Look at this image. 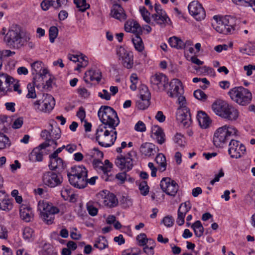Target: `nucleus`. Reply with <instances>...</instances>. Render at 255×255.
<instances>
[{
	"mask_svg": "<svg viewBox=\"0 0 255 255\" xmlns=\"http://www.w3.org/2000/svg\"><path fill=\"white\" fill-rule=\"evenodd\" d=\"M94 246L100 250H102L108 247V243L105 237L101 236L98 238Z\"/></svg>",
	"mask_w": 255,
	"mask_h": 255,
	"instance_id": "nucleus-43",
	"label": "nucleus"
},
{
	"mask_svg": "<svg viewBox=\"0 0 255 255\" xmlns=\"http://www.w3.org/2000/svg\"><path fill=\"white\" fill-rule=\"evenodd\" d=\"M230 98L237 104L245 106L249 104L252 99V94L248 89L242 86L236 87L228 92Z\"/></svg>",
	"mask_w": 255,
	"mask_h": 255,
	"instance_id": "nucleus-6",
	"label": "nucleus"
},
{
	"mask_svg": "<svg viewBox=\"0 0 255 255\" xmlns=\"http://www.w3.org/2000/svg\"><path fill=\"white\" fill-rule=\"evenodd\" d=\"M28 93L26 95V97L28 99H35L36 98V94L35 92V86L34 83H28L27 85Z\"/></svg>",
	"mask_w": 255,
	"mask_h": 255,
	"instance_id": "nucleus-45",
	"label": "nucleus"
},
{
	"mask_svg": "<svg viewBox=\"0 0 255 255\" xmlns=\"http://www.w3.org/2000/svg\"><path fill=\"white\" fill-rule=\"evenodd\" d=\"M13 208L12 201L3 190L0 191V210L8 212Z\"/></svg>",
	"mask_w": 255,
	"mask_h": 255,
	"instance_id": "nucleus-24",
	"label": "nucleus"
},
{
	"mask_svg": "<svg viewBox=\"0 0 255 255\" xmlns=\"http://www.w3.org/2000/svg\"><path fill=\"white\" fill-rule=\"evenodd\" d=\"M19 214L21 219L29 222L33 217L32 209L27 204H22L19 207Z\"/></svg>",
	"mask_w": 255,
	"mask_h": 255,
	"instance_id": "nucleus-27",
	"label": "nucleus"
},
{
	"mask_svg": "<svg viewBox=\"0 0 255 255\" xmlns=\"http://www.w3.org/2000/svg\"><path fill=\"white\" fill-rule=\"evenodd\" d=\"M102 79V72L100 69L92 68L85 73L84 80L86 82L90 81L99 82Z\"/></svg>",
	"mask_w": 255,
	"mask_h": 255,
	"instance_id": "nucleus-25",
	"label": "nucleus"
},
{
	"mask_svg": "<svg viewBox=\"0 0 255 255\" xmlns=\"http://www.w3.org/2000/svg\"><path fill=\"white\" fill-rule=\"evenodd\" d=\"M23 239L27 242H32L35 238L34 230L30 227H25L22 230Z\"/></svg>",
	"mask_w": 255,
	"mask_h": 255,
	"instance_id": "nucleus-33",
	"label": "nucleus"
},
{
	"mask_svg": "<svg viewBox=\"0 0 255 255\" xmlns=\"http://www.w3.org/2000/svg\"><path fill=\"white\" fill-rule=\"evenodd\" d=\"M212 108L217 115L230 120H236L239 116L237 109L225 101H216L213 104Z\"/></svg>",
	"mask_w": 255,
	"mask_h": 255,
	"instance_id": "nucleus-4",
	"label": "nucleus"
},
{
	"mask_svg": "<svg viewBox=\"0 0 255 255\" xmlns=\"http://www.w3.org/2000/svg\"><path fill=\"white\" fill-rule=\"evenodd\" d=\"M173 140L175 143L180 147H184L185 145V137L180 133H177L173 137Z\"/></svg>",
	"mask_w": 255,
	"mask_h": 255,
	"instance_id": "nucleus-47",
	"label": "nucleus"
},
{
	"mask_svg": "<svg viewBox=\"0 0 255 255\" xmlns=\"http://www.w3.org/2000/svg\"><path fill=\"white\" fill-rule=\"evenodd\" d=\"M169 79L167 76L162 73H156L150 78V83L152 88L157 92H164L168 85Z\"/></svg>",
	"mask_w": 255,
	"mask_h": 255,
	"instance_id": "nucleus-12",
	"label": "nucleus"
},
{
	"mask_svg": "<svg viewBox=\"0 0 255 255\" xmlns=\"http://www.w3.org/2000/svg\"><path fill=\"white\" fill-rule=\"evenodd\" d=\"M136 240L138 242V245L139 246H144L147 244L148 239L146 235L144 233H141L138 235L136 237Z\"/></svg>",
	"mask_w": 255,
	"mask_h": 255,
	"instance_id": "nucleus-52",
	"label": "nucleus"
},
{
	"mask_svg": "<svg viewBox=\"0 0 255 255\" xmlns=\"http://www.w3.org/2000/svg\"><path fill=\"white\" fill-rule=\"evenodd\" d=\"M42 181L45 185L50 187H55L62 183V178L56 173L48 171L43 174Z\"/></svg>",
	"mask_w": 255,
	"mask_h": 255,
	"instance_id": "nucleus-18",
	"label": "nucleus"
},
{
	"mask_svg": "<svg viewBox=\"0 0 255 255\" xmlns=\"http://www.w3.org/2000/svg\"><path fill=\"white\" fill-rule=\"evenodd\" d=\"M232 1L237 4H243L244 2H248L255 11V0H232Z\"/></svg>",
	"mask_w": 255,
	"mask_h": 255,
	"instance_id": "nucleus-59",
	"label": "nucleus"
},
{
	"mask_svg": "<svg viewBox=\"0 0 255 255\" xmlns=\"http://www.w3.org/2000/svg\"><path fill=\"white\" fill-rule=\"evenodd\" d=\"M97 131V128H85V135L91 139H96Z\"/></svg>",
	"mask_w": 255,
	"mask_h": 255,
	"instance_id": "nucleus-53",
	"label": "nucleus"
},
{
	"mask_svg": "<svg viewBox=\"0 0 255 255\" xmlns=\"http://www.w3.org/2000/svg\"><path fill=\"white\" fill-rule=\"evenodd\" d=\"M166 92L168 96L172 99H177L179 105L176 115V120L180 127L189 128L192 123L189 109L187 107V102L184 94L183 85L178 79L174 78L168 81Z\"/></svg>",
	"mask_w": 255,
	"mask_h": 255,
	"instance_id": "nucleus-1",
	"label": "nucleus"
},
{
	"mask_svg": "<svg viewBox=\"0 0 255 255\" xmlns=\"http://www.w3.org/2000/svg\"><path fill=\"white\" fill-rule=\"evenodd\" d=\"M53 0H44L41 3V7L43 10H48L51 6H53Z\"/></svg>",
	"mask_w": 255,
	"mask_h": 255,
	"instance_id": "nucleus-61",
	"label": "nucleus"
},
{
	"mask_svg": "<svg viewBox=\"0 0 255 255\" xmlns=\"http://www.w3.org/2000/svg\"><path fill=\"white\" fill-rule=\"evenodd\" d=\"M74 3L81 11L84 12L90 7L86 0H74Z\"/></svg>",
	"mask_w": 255,
	"mask_h": 255,
	"instance_id": "nucleus-44",
	"label": "nucleus"
},
{
	"mask_svg": "<svg viewBox=\"0 0 255 255\" xmlns=\"http://www.w3.org/2000/svg\"><path fill=\"white\" fill-rule=\"evenodd\" d=\"M132 42L134 44L135 49L141 52L144 49V45L141 37L138 34L135 35V36L132 38Z\"/></svg>",
	"mask_w": 255,
	"mask_h": 255,
	"instance_id": "nucleus-42",
	"label": "nucleus"
},
{
	"mask_svg": "<svg viewBox=\"0 0 255 255\" xmlns=\"http://www.w3.org/2000/svg\"><path fill=\"white\" fill-rule=\"evenodd\" d=\"M197 119L201 128H209L211 126L212 121L205 112L199 111Z\"/></svg>",
	"mask_w": 255,
	"mask_h": 255,
	"instance_id": "nucleus-31",
	"label": "nucleus"
},
{
	"mask_svg": "<svg viewBox=\"0 0 255 255\" xmlns=\"http://www.w3.org/2000/svg\"><path fill=\"white\" fill-rule=\"evenodd\" d=\"M4 41L10 47L20 48L24 46L20 30L16 26L11 27L4 37Z\"/></svg>",
	"mask_w": 255,
	"mask_h": 255,
	"instance_id": "nucleus-9",
	"label": "nucleus"
},
{
	"mask_svg": "<svg viewBox=\"0 0 255 255\" xmlns=\"http://www.w3.org/2000/svg\"><path fill=\"white\" fill-rule=\"evenodd\" d=\"M61 195L65 200L69 201L70 202H75L76 201V196L69 187H64L61 190Z\"/></svg>",
	"mask_w": 255,
	"mask_h": 255,
	"instance_id": "nucleus-32",
	"label": "nucleus"
},
{
	"mask_svg": "<svg viewBox=\"0 0 255 255\" xmlns=\"http://www.w3.org/2000/svg\"><path fill=\"white\" fill-rule=\"evenodd\" d=\"M239 135L237 128H217L213 138L214 144L217 147H222L228 140Z\"/></svg>",
	"mask_w": 255,
	"mask_h": 255,
	"instance_id": "nucleus-7",
	"label": "nucleus"
},
{
	"mask_svg": "<svg viewBox=\"0 0 255 255\" xmlns=\"http://www.w3.org/2000/svg\"><path fill=\"white\" fill-rule=\"evenodd\" d=\"M98 204L107 208H113L117 207L119 201L116 196L107 190L99 192L96 195Z\"/></svg>",
	"mask_w": 255,
	"mask_h": 255,
	"instance_id": "nucleus-11",
	"label": "nucleus"
},
{
	"mask_svg": "<svg viewBox=\"0 0 255 255\" xmlns=\"http://www.w3.org/2000/svg\"><path fill=\"white\" fill-rule=\"evenodd\" d=\"M77 116L80 121V126L83 127V128H91L92 124L91 123L88 122L86 117V112L84 109L83 107H80L77 113Z\"/></svg>",
	"mask_w": 255,
	"mask_h": 255,
	"instance_id": "nucleus-35",
	"label": "nucleus"
},
{
	"mask_svg": "<svg viewBox=\"0 0 255 255\" xmlns=\"http://www.w3.org/2000/svg\"><path fill=\"white\" fill-rule=\"evenodd\" d=\"M43 66V63L40 61H35L31 64L32 74L35 75L34 79L38 77L43 80L47 74H49L48 69Z\"/></svg>",
	"mask_w": 255,
	"mask_h": 255,
	"instance_id": "nucleus-22",
	"label": "nucleus"
},
{
	"mask_svg": "<svg viewBox=\"0 0 255 255\" xmlns=\"http://www.w3.org/2000/svg\"><path fill=\"white\" fill-rule=\"evenodd\" d=\"M12 92H16L18 95L22 93V90L20 88V84L19 81L14 79V82L12 84Z\"/></svg>",
	"mask_w": 255,
	"mask_h": 255,
	"instance_id": "nucleus-62",
	"label": "nucleus"
},
{
	"mask_svg": "<svg viewBox=\"0 0 255 255\" xmlns=\"http://www.w3.org/2000/svg\"><path fill=\"white\" fill-rule=\"evenodd\" d=\"M140 12L144 20L147 23L150 22V13L144 7L140 8Z\"/></svg>",
	"mask_w": 255,
	"mask_h": 255,
	"instance_id": "nucleus-56",
	"label": "nucleus"
},
{
	"mask_svg": "<svg viewBox=\"0 0 255 255\" xmlns=\"http://www.w3.org/2000/svg\"><path fill=\"white\" fill-rule=\"evenodd\" d=\"M152 18L155 22L162 26H164L166 23H168V21H170L166 12L162 14L154 13L152 15Z\"/></svg>",
	"mask_w": 255,
	"mask_h": 255,
	"instance_id": "nucleus-36",
	"label": "nucleus"
},
{
	"mask_svg": "<svg viewBox=\"0 0 255 255\" xmlns=\"http://www.w3.org/2000/svg\"><path fill=\"white\" fill-rule=\"evenodd\" d=\"M139 190L140 193L143 195H146L149 192V187L147 183L145 181H142L139 184Z\"/></svg>",
	"mask_w": 255,
	"mask_h": 255,
	"instance_id": "nucleus-51",
	"label": "nucleus"
},
{
	"mask_svg": "<svg viewBox=\"0 0 255 255\" xmlns=\"http://www.w3.org/2000/svg\"><path fill=\"white\" fill-rule=\"evenodd\" d=\"M190 14L197 20L201 21L206 16L205 11L201 4L198 1L191 2L188 6Z\"/></svg>",
	"mask_w": 255,
	"mask_h": 255,
	"instance_id": "nucleus-16",
	"label": "nucleus"
},
{
	"mask_svg": "<svg viewBox=\"0 0 255 255\" xmlns=\"http://www.w3.org/2000/svg\"><path fill=\"white\" fill-rule=\"evenodd\" d=\"M142 155L145 157H150L154 155L156 152L155 146L149 142H145L142 144L139 149Z\"/></svg>",
	"mask_w": 255,
	"mask_h": 255,
	"instance_id": "nucleus-30",
	"label": "nucleus"
},
{
	"mask_svg": "<svg viewBox=\"0 0 255 255\" xmlns=\"http://www.w3.org/2000/svg\"><path fill=\"white\" fill-rule=\"evenodd\" d=\"M87 208L89 214L92 216H95L97 215L98 210L94 207L91 203H88L87 205Z\"/></svg>",
	"mask_w": 255,
	"mask_h": 255,
	"instance_id": "nucleus-60",
	"label": "nucleus"
},
{
	"mask_svg": "<svg viewBox=\"0 0 255 255\" xmlns=\"http://www.w3.org/2000/svg\"><path fill=\"white\" fill-rule=\"evenodd\" d=\"M23 40H24V46L27 43V46L29 48L33 49L35 47V43L31 40V36L29 34H26L23 37Z\"/></svg>",
	"mask_w": 255,
	"mask_h": 255,
	"instance_id": "nucleus-54",
	"label": "nucleus"
},
{
	"mask_svg": "<svg viewBox=\"0 0 255 255\" xmlns=\"http://www.w3.org/2000/svg\"><path fill=\"white\" fill-rule=\"evenodd\" d=\"M131 52H132L128 51L122 46L117 47L116 49V53L117 55L119 57L120 59L124 58V57L127 56V55H128Z\"/></svg>",
	"mask_w": 255,
	"mask_h": 255,
	"instance_id": "nucleus-49",
	"label": "nucleus"
},
{
	"mask_svg": "<svg viewBox=\"0 0 255 255\" xmlns=\"http://www.w3.org/2000/svg\"><path fill=\"white\" fill-rule=\"evenodd\" d=\"M93 166L96 170L99 172H102L105 176V180H108L109 178V173L110 172L113 168V164L108 159L102 162L99 159H95L93 161Z\"/></svg>",
	"mask_w": 255,
	"mask_h": 255,
	"instance_id": "nucleus-19",
	"label": "nucleus"
},
{
	"mask_svg": "<svg viewBox=\"0 0 255 255\" xmlns=\"http://www.w3.org/2000/svg\"><path fill=\"white\" fill-rule=\"evenodd\" d=\"M122 64L127 69H131L133 65V55L132 52L127 55V56L124 57L122 59Z\"/></svg>",
	"mask_w": 255,
	"mask_h": 255,
	"instance_id": "nucleus-40",
	"label": "nucleus"
},
{
	"mask_svg": "<svg viewBox=\"0 0 255 255\" xmlns=\"http://www.w3.org/2000/svg\"><path fill=\"white\" fill-rule=\"evenodd\" d=\"M53 7L55 8L66 6L68 2V0H53Z\"/></svg>",
	"mask_w": 255,
	"mask_h": 255,
	"instance_id": "nucleus-58",
	"label": "nucleus"
},
{
	"mask_svg": "<svg viewBox=\"0 0 255 255\" xmlns=\"http://www.w3.org/2000/svg\"><path fill=\"white\" fill-rule=\"evenodd\" d=\"M98 115L103 124L108 125L110 128H116L120 123L117 113L110 107H101Z\"/></svg>",
	"mask_w": 255,
	"mask_h": 255,
	"instance_id": "nucleus-8",
	"label": "nucleus"
},
{
	"mask_svg": "<svg viewBox=\"0 0 255 255\" xmlns=\"http://www.w3.org/2000/svg\"><path fill=\"white\" fill-rule=\"evenodd\" d=\"M77 66L75 68L76 71H80L82 68H85L88 64V58L86 56H80L79 61H78Z\"/></svg>",
	"mask_w": 255,
	"mask_h": 255,
	"instance_id": "nucleus-46",
	"label": "nucleus"
},
{
	"mask_svg": "<svg viewBox=\"0 0 255 255\" xmlns=\"http://www.w3.org/2000/svg\"><path fill=\"white\" fill-rule=\"evenodd\" d=\"M150 136L159 144H162L166 140L165 134L162 128H151Z\"/></svg>",
	"mask_w": 255,
	"mask_h": 255,
	"instance_id": "nucleus-29",
	"label": "nucleus"
},
{
	"mask_svg": "<svg viewBox=\"0 0 255 255\" xmlns=\"http://www.w3.org/2000/svg\"><path fill=\"white\" fill-rule=\"evenodd\" d=\"M155 161L158 165V170L162 172L166 170L167 161L165 156L162 153H158L155 159Z\"/></svg>",
	"mask_w": 255,
	"mask_h": 255,
	"instance_id": "nucleus-34",
	"label": "nucleus"
},
{
	"mask_svg": "<svg viewBox=\"0 0 255 255\" xmlns=\"http://www.w3.org/2000/svg\"><path fill=\"white\" fill-rule=\"evenodd\" d=\"M191 229L193 230L195 236L200 238L203 235L204 228L200 221H196L191 226Z\"/></svg>",
	"mask_w": 255,
	"mask_h": 255,
	"instance_id": "nucleus-38",
	"label": "nucleus"
},
{
	"mask_svg": "<svg viewBox=\"0 0 255 255\" xmlns=\"http://www.w3.org/2000/svg\"><path fill=\"white\" fill-rule=\"evenodd\" d=\"M49 167L51 170L62 169L64 168V162L61 158H53L51 160H50Z\"/></svg>",
	"mask_w": 255,
	"mask_h": 255,
	"instance_id": "nucleus-39",
	"label": "nucleus"
},
{
	"mask_svg": "<svg viewBox=\"0 0 255 255\" xmlns=\"http://www.w3.org/2000/svg\"><path fill=\"white\" fill-rule=\"evenodd\" d=\"M115 163L119 168L126 171H129L133 167L132 159L129 153L127 156H118L115 160Z\"/></svg>",
	"mask_w": 255,
	"mask_h": 255,
	"instance_id": "nucleus-21",
	"label": "nucleus"
},
{
	"mask_svg": "<svg viewBox=\"0 0 255 255\" xmlns=\"http://www.w3.org/2000/svg\"><path fill=\"white\" fill-rule=\"evenodd\" d=\"M194 96L195 98L201 101H205L207 99V96L201 90L198 89L194 91Z\"/></svg>",
	"mask_w": 255,
	"mask_h": 255,
	"instance_id": "nucleus-57",
	"label": "nucleus"
},
{
	"mask_svg": "<svg viewBox=\"0 0 255 255\" xmlns=\"http://www.w3.org/2000/svg\"><path fill=\"white\" fill-rule=\"evenodd\" d=\"M149 105L148 99H143L142 97L136 102V107L139 110H145Z\"/></svg>",
	"mask_w": 255,
	"mask_h": 255,
	"instance_id": "nucleus-50",
	"label": "nucleus"
},
{
	"mask_svg": "<svg viewBox=\"0 0 255 255\" xmlns=\"http://www.w3.org/2000/svg\"><path fill=\"white\" fill-rule=\"evenodd\" d=\"M130 80L131 83V84L130 86V88L131 90L135 91L137 88L136 85L138 81V78L137 74L135 73H132L130 75Z\"/></svg>",
	"mask_w": 255,
	"mask_h": 255,
	"instance_id": "nucleus-55",
	"label": "nucleus"
},
{
	"mask_svg": "<svg viewBox=\"0 0 255 255\" xmlns=\"http://www.w3.org/2000/svg\"><path fill=\"white\" fill-rule=\"evenodd\" d=\"M49 145L50 144L46 141L33 148L28 156L29 161L33 162L42 161L45 150Z\"/></svg>",
	"mask_w": 255,
	"mask_h": 255,
	"instance_id": "nucleus-17",
	"label": "nucleus"
},
{
	"mask_svg": "<svg viewBox=\"0 0 255 255\" xmlns=\"http://www.w3.org/2000/svg\"><path fill=\"white\" fill-rule=\"evenodd\" d=\"M162 223L167 227H172L174 223V219L172 216L165 217L162 220Z\"/></svg>",
	"mask_w": 255,
	"mask_h": 255,
	"instance_id": "nucleus-63",
	"label": "nucleus"
},
{
	"mask_svg": "<svg viewBox=\"0 0 255 255\" xmlns=\"http://www.w3.org/2000/svg\"><path fill=\"white\" fill-rule=\"evenodd\" d=\"M41 137L46 141H54L61 136L60 128L45 129L41 133Z\"/></svg>",
	"mask_w": 255,
	"mask_h": 255,
	"instance_id": "nucleus-23",
	"label": "nucleus"
},
{
	"mask_svg": "<svg viewBox=\"0 0 255 255\" xmlns=\"http://www.w3.org/2000/svg\"><path fill=\"white\" fill-rule=\"evenodd\" d=\"M58 33V30L57 27L51 26L49 30V41L51 43H53L55 39L57 37Z\"/></svg>",
	"mask_w": 255,
	"mask_h": 255,
	"instance_id": "nucleus-48",
	"label": "nucleus"
},
{
	"mask_svg": "<svg viewBox=\"0 0 255 255\" xmlns=\"http://www.w3.org/2000/svg\"><path fill=\"white\" fill-rule=\"evenodd\" d=\"M125 29L127 32H131L135 35L139 34L142 31L139 24L134 20L127 21L125 24Z\"/></svg>",
	"mask_w": 255,
	"mask_h": 255,
	"instance_id": "nucleus-28",
	"label": "nucleus"
},
{
	"mask_svg": "<svg viewBox=\"0 0 255 255\" xmlns=\"http://www.w3.org/2000/svg\"><path fill=\"white\" fill-rule=\"evenodd\" d=\"M37 210L43 221L47 225L53 223L55 215L59 212V209L45 200H40L37 205Z\"/></svg>",
	"mask_w": 255,
	"mask_h": 255,
	"instance_id": "nucleus-5",
	"label": "nucleus"
},
{
	"mask_svg": "<svg viewBox=\"0 0 255 255\" xmlns=\"http://www.w3.org/2000/svg\"><path fill=\"white\" fill-rule=\"evenodd\" d=\"M87 169L83 165L72 167L67 174L70 183L78 188L85 187L87 184Z\"/></svg>",
	"mask_w": 255,
	"mask_h": 255,
	"instance_id": "nucleus-3",
	"label": "nucleus"
},
{
	"mask_svg": "<svg viewBox=\"0 0 255 255\" xmlns=\"http://www.w3.org/2000/svg\"><path fill=\"white\" fill-rule=\"evenodd\" d=\"M168 43L171 47L178 50L184 49L183 41L179 37L173 36L168 39Z\"/></svg>",
	"mask_w": 255,
	"mask_h": 255,
	"instance_id": "nucleus-37",
	"label": "nucleus"
},
{
	"mask_svg": "<svg viewBox=\"0 0 255 255\" xmlns=\"http://www.w3.org/2000/svg\"><path fill=\"white\" fill-rule=\"evenodd\" d=\"M96 141L103 147L112 146L117 139L116 128L109 130L107 128H97Z\"/></svg>",
	"mask_w": 255,
	"mask_h": 255,
	"instance_id": "nucleus-10",
	"label": "nucleus"
},
{
	"mask_svg": "<svg viewBox=\"0 0 255 255\" xmlns=\"http://www.w3.org/2000/svg\"><path fill=\"white\" fill-rule=\"evenodd\" d=\"M10 144V141L7 136L0 132V150L9 147Z\"/></svg>",
	"mask_w": 255,
	"mask_h": 255,
	"instance_id": "nucleus-41",
	"label": "nucleus"
},
{
	"mask_svg": "<svg viewBox=\"0 0 255 255\" xmlns=\"http://www.w3.org/2000/svg\"><path fill=\"white\" fill-rule=\"evenodd\" d=\"M55 105V101L54 98L47 94L43 95L42 101L39 100L33 103V106L36 110L44 113L50 112L53 109Z\"/></svg>",
	"mask_w": 255,
	"mask_h": 255,
	"instance_id": "nucleus-13",
	"label": "nucleus"
},
{
	"mask_svg": "<svg viewBox=\"0 0 255 255\" xmlns=\"http://www.w3.org/2000/svg\"><path fill=\"white\" fill-rule=\"evenodd\" d=\"M191 208L192 205L189 201H185L180 205L176 219V223L179 226H182L184 224L185 216Z\"/></svg>",
	"mask_w": 255,
	"mask_h": 255,
	"instance_id": "nucleus-20",
	"label": "nucleus"
},
{
	"mask_svg": "<svg viewBox=\"0 0 255 255\" xmlns=\"http://www.w3.org/2000/svg\"><path fill=\"white\" fill-rule=\"evenodd\" d=\"M213 19L215 22L212 23V26L216 31L224 34L232 33L236 27L237 19L234 17L226 15L220 16L214 15Z\"/></svg>",
	"mask_w": 255,
	"mask_h": 255,
	"instance_id": "nucleus-2",
	"label": "nucleus"
},
{
	"mask_svg": "<svg viewBox=\"0 0 255 255\" xmlns=\"http://www.w3.org/2000/svg\"><path fill=\"white\" fill-rule=\"evenodd\" d=\"M111 15L120 21L125 20L127 15L122 6L116 3L113 5L111 10Z\"/></svg>",
	"mask_w": 255,
	"mask_h": 255,
	"instance_id": "nucleus-26",
	"label": "nucleus"
},
{
	"mask_svg": "<svg viewBox=\"0 0 255 255\" xmlns=\"http://www.w3.org/2000/svg\"><path fill=\"white\" fill-rule=\"evenodd\" d=\"M116 178L120 183L123 184L127 179V174L125 172L119 173L116 174Z\"/></svg>",
	"mask_w": 255,
	"mask_h": 255,
	"instance_id": "nucleus-64",
	"label": "nucleus"
},
{
	"mask_svg": "<svg viewBox=\"0 0 255 255\" xmlns=\"http://www.w3.org/2000/svg\"><path fill=\"white\" fill-rule=\"evenodd\" d=\"M162 191L167 195L174 197L179 189L177 183L173 180L168 177L163 178L160 184Z\"/></svg>",
	"mask_w": 255,
	"mask_h": 255,
	"instance_id": "nucleus-15",
	"label": "nucleus"
},
{
	"mask_svg": "<svg viewBox=\"0 0 255 255\" xmlns=\"http://www.w3.org/2000/svg\"><path fill=\"white\" fill-rule=\"evenodd\" d=\"M246 152V146L240 141L231 139L229 144L228 153L231 158L238 159L243 157Z\"/></svg>",
	"mask_w": 255,
	"mask_h": 255,
	"instance_id": "nucleus-14",
	"label": "nucleus"
}]
</instances>
